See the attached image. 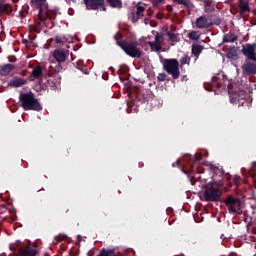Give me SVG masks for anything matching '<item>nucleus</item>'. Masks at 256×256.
I'll list each match as a JSON object with an SVG mask.
<instances>
[{"instance_id":"b1692460","label":"nucleus","mask_w":256,"mask_h":256,"mask_svg":"<svg viewBox=\"0 0 256 256\" xmlns=\"http://www.w3.org/2000/svg\"><path fill=\"white\" fill-rule=\"evenodd\" d=\"M180 62L181 65H187V63H189V58L187 56H184L183 58H181Z\"/></svg>"},{"instance_id":"6e6552de","label":"nucleus","mask_w":256,"mask_h":256,"mask_svg":"<svg viewBox=\"0 0 256 256\" xmlns=\"http://www.w3.org/2000/svg\"><path fill=\"white\" fill-rule=\"evenodd\" d=\"M213 21L209 16H201L196 20V26L198 29H205L207 27H211Z\"/></svg>"},{"instance_id":"f257e3e1","label":"nucleus","mask_w":256,"mask_h":256,"mask_svg":"<svg viewBox=\"0 0 256 256\" xmlns=\"http://www.w3.org/2000/svg\"><path fill=\"white\" fill-rule=\"evenodd\" d=\"M20 100L22 101V107L25 111H41V109H43L39 101L33 97V94H22Z\"/></svg>"},{"instance_id":"c756f323","label":"nucleus","mask_w":256,"mask_h":256,"mask_svg":"<svg viewBox=\"0 0 256 256\" xmlns=\"http://www.w3.org/2000/svg\"><path fill=\"white\" fill-rule=\"evenodd\" d=\"M55 41H56V43H61V40H60L59 37H56V38H55Z\"/></svg>"},{"instance_id":"412c9836","label":"nucleus","mask_w":256,"mask_h":256,"mask_svg":"<svg viewBox=\"0 0 256 256\" xmlns=\"http://www.w3.org/2000/svg\"><path fill=\"white\" fill-rule=\"evenodd\" d=\"M111 7H121V0H108Z\"/></svg>"},{"instance_id":"0eeeda50","label":"nucleus","mask_w":256,"mask_h":256,"mask_svg":"<svg viewBox=\"0 0 256 256\" xmlns=\"http://www.w3.org/2000/svg\"><path fill=\"white\" fill-rule=\"evenodd\" d=\"M122 49L130 57H141V50L133 44L122 45Z\"/></svg>"},{"instance_id":"dca6fc26","label":"nucleus","mask_w":256,"mask_h":256,"mask_svg":"<svg viewBox=\"0 0 256 256\" xmlns=\"http://www.w3.org/2000/svg\"><path fill=\"white\" fill-rule=\"evenodd\" d=\"M11 11H13V9L11 8V5L9 4H3L2 2H0V15H3V13H11Z\"/></svg>"},{"instance_id":"f03ea898","label":"nucleus","mask_w":256,"mask_h":256,"mask_svg":"<svg viewBox=\"0 0 256 256\" xmlns=\"http://www.w3.org/2000/svg\"><path fill=\"white\" fill-rule=\"evenodd\" d=\"M221 184L217 182H210L206 186L204 197L206 201H218L221 197Z\"/></svg>"},{"instance_id":"393cba45","label":"nucleus","mask_w":256,"mask_h":256,"mask_svg":"<svg viewBox=\"0 0 256 256\" xmlns=\"http://www.w3.org/2000/svg\"><path fill=\"white\" fill-rule=\"evenodd\" d=\"M153 5H159V3H163V0H152Z\"/></svg>"},{"instance_id":"2eb2a0df","label":"nucleus","mask_w":256,"mask_h":256,"mask_svg":"<svg viewBox=\"0 0 256 256\" xmlns=\"http://www.w3.org/2000/svg\"><path fill=\"white\" fill-rule=\"evenodd\" d=\"M228 59H237L239 57V50L237 48H230L227 52Z\"/></svg>"},{"instance_id":"f8f14e48","label":"nucleus","mask_w":256,"mask_h":256,"mask_svg":"<svg viewBox=\"0 0 256 256\" xmlns=\"http://www.w3.org/2000/svg\"><path fill=\"white\" fill-rule=\"evenodd\" d=\"M243 72L246 75H253L256 73V66L255 64L251 63V62H246L243 66H242Z\"/></svg>"},{"instance_id":"f3484780","label":"nucleus","mask_w":256,"mask_h":256,"mask_svg":"<svg viewBox=\"0 0 256 256\" xmlns=\"http://www.w3.org/2000/svg\"><path fill=\"white\" fill-rule=\"evenodd\" d=\"M240 9L243 13H247V11H249V1L240 0Z\"/></svg>"},{"instance_id":"cd10ccee","label":"nucleus","mask_w":256,"mask_h":256,"mask_svg":"<svg viewBox=\"0 0 256 256\" xmlns=\"http://www.w3.org/2000/svg\"><path fill=\"white\" fill-rule=\"evenodd\" d=\"M230 101H231V103H235V101H237V98L232 97V98L230 99Z\"/></svg>"},{"instance_id":"4be33fe9","label":"nucleus","mask_w":256,"mask_h":256,"mask_svg":"<svg viewBox=\"0 0 256 256\" xmlns=\"http://www.w3.org/2000/svg\"><path fill=\"white\" fill-rule=\"evenodd\" d=\"M225 43H234V41H237L236 36H225L224 37Z\"/></svg>"},{"instance_id":"423d86ee","label":"nucleus","mask_w":256,"mask_h":256,"mask_svg":"<svg viewBox=\"0 0 256 256\" xmlns=\"http://www.w3.org/2000/svg\"><path fill=\"white\" fill-rule=\"evenodd\" d=\"M242 53L247 59L256 61V44H244L242 46Z\"/></svg>"},{"instance_id":"7c9ffc66","label":"nucleus","mask_w":256,"mask_h":256,"mask_svg":"<svg viewBox=\"0 0 256 256\" xmlns=\"http://www.w3.org/2000/svg\"><path fill=\"white\" fill-rule=\"evenodd\" d=\"M67 3H75V0H66Z\"/></svg>"},{"instance_id":"4468645a","label":"nucleus","mask_w":256,"mask_h":256,"mask_svg":"<svg viewBox=\"0 0 256 256\" xmlns=\"http://www.w3.org/2000/svg\"><path fill=\"white\" fill-rule=\"evenodd\" d=\"M27 81L25 79L21 78H15L10 81V86L11 87H21V85H25Z\"/></svg>"},{"instance_id":"39448f33","label":"nucleus","mask_w":256,"mask_h":256,"mask_svg":"<svg viewBox=\"0 0 256 256\" xmlns=\"http://www.w3.org/2000/svg\"><path fill=\"white\" fill-rule=\"evenodd\" d=\"M226 205L228 207V211H230V213H233V215H241V213H243V211L241 210V201H239V199L235 197H229L226 200Z\"/></svg>"},{"instance_id":"20e7f679","label":"nucleus","mask_w":256,"mask_h":256,"mask_svg":"<svg viewBox=\"0 0 256 256\" xmlns=\"http://www.w3.org/2000/svg\"><path fill=\"white\" fill-rule=\"evenodd\" d=\"M39 6V18L41 21H45V19H53V11L49 10V6L47 5L46 0H38L36 1Z\"/></svg>"},{"instance_id":"6ab92c4d","label":"nucleus","mask_w":256,"mask_h":256,"mask_svg":"<svg viewBox=\"0 0 256 256\" xmlns=\"http://www.w3.org/2000/svg\"><path fill=\"white\" fill-rule=\"evenodd\" d=\"M201 51H203V48L201 47V45L194 44L192 46V53H193V55H199V53H201Z\"/></svg>"},{"instance_id":"7ed1b4c3","label":"nucleus","mask_w":256,"mask_h":256,"mask_svg":"<svg viewBox=\"0 0 256 256\" xmlns=\"http://www.w3.org/2000/svg\"><path fill=\"white\" fill-rule=\"evenodd\" d=\"M164 69L169 73V75H172L173 79H179L180 72L179 62L177 59L166 60Z\"/></svg>"},{"instance_id":"a878e982","label":"nucleus","mask_w":256,"mask_h":256,"mask_svg":"<svg viewBox=\"0 0 256 256\" xmlns=\"http://www.w3.org/2000/svg\"><path fill=\"white\" fill-rule=\"evenodd\" d=\"M158 79L159 81H163L165 79V74H159Z\"/></svg>"},{"instance_id":"a211bd4d","label":"nucleus","mask_w":256,"mask_h":256,"mask_svg":"<svg viewBox=\"0 0 256 256\" xmlns=\"http://www.w3.org/2000/svg\"><path fill=\"white\" fill-rule=\"evenodd\" d=\"M189 39H192L193 41H197L199 37H201V32L199 31H192L188 34Z\"/></svg>"},{"instance_id":"bb28decb","label":"nucleus","mask_w":256,"mask_h":256,"mask_svg":"<svg viewBox=\"0 0 256 256\" xmlns=\"http://www.w3.org/2000/svg\"><path fill=\"white\" fill-rule=\"evenodd\" d=\"M177 3H180V5H187V2L185 0H176Z\"/></svg>"},{"instance_id":"c85d7f7f","label":"nucleus","mask_w":256,"mask_h":256,"mask_svg":"<svg viewBox=\"0 0 256 256\" xmlns=\"http://www.w3.org/2000/svg\"><path fill=\"white\" fill-rule=\"evenodd\" d=\"M168 37H170V39H173V37H175L174 34L168 33Z\"/></svg>"},{"instance_id":"1a4fd4ad","label":"nucleus","mask_w":256,"mask_h":256,"mask_svg":"<svg viewBox=\"0 0 256 256\" xmlns=\"http://www.w3.org/2000/svg\"><path fill=\"white\" fill-rule=\"evenodd\" d=\"M152 51H161V45H163V35L157 34L154 42H149Z\"/></svg>"},{"instance_id":"ddd939ff","label":"nucleus","mask_w":256,"mask_h":256,"mask_svg":"<svg viewBox=\"0 0 256 256\" xmlns=\"http://www.w3.org/2000/svg\"><path fill=\"white\" fill-rule=\"evenodd\" d=\"M11 71H13V65L11 64L0 65V75L2 76L9 75Z\"/></svg>"},{"instance_id":"aec40b11","label":"nucleus","mask_w":256,"mask_h":256,"mask_svg":"<svg viewBox=\"0 0 256 256\" xmlns=\"http://www.w3.org/2000/svg\"><path fill=\"white\" fill-rule=\"evenodd\" d=\"M136 9H137L136 11L137 17H143V11H145V8L141 5H137Z\"/></svg>"},{"instance_id":"2f4dec72","label":"nucleus","mask_w":256,"mask_h":256,"mask_svg":"<svg viewBox=\"0 0 256 256\" xmlns=\"http://www.w3.org/2000/svg\"><path fill=\"white\" fill-rule=\"evenodd\" d=\"M229 93H233V89L229 88Z\"/></svg>"},{"instance_id":"9d476101","label":"nucleus","mask_w":256,"mask_h":256,"mask_svg":"<svg viewBox=\"0 0 256 256\" xmlns=\"http://www.w3.org/2000/svg\"><path fill=\"white\" fill-rule=\"evenodd\" d=\"M87 9H99L103 7L105 0H84Z\"/></svg>"},{"instance_id":"9b49d317","label":"nucleus","mask_w":256,"mask_h":256,"mask_svg":"<svg viewBox=\"0 0 256 256\" xmlns=\"http://www.w3.org/2000/svg\"><path fill=\"white\" fill-rule=\"evenodd\" d=\"M67 55H69V53L63 49L54 51V58L58 63H63V61L67 59Z\"/></svg>"},{"instance_id":"5701e85b","label":"nucleus","mask_w":256,"mask_h":256,"mask_svg":"<svg viewBox=\"0 0 256 256\" xmlns=\"http://www.w3.org/2000/svg\"><path fill=\"white\" fill-rule=\"evenodd\" d=\"M33 75L35 77H41L42 75V70H41V67H36L34 70H33Z\"/></svg>"}]
</instances>
